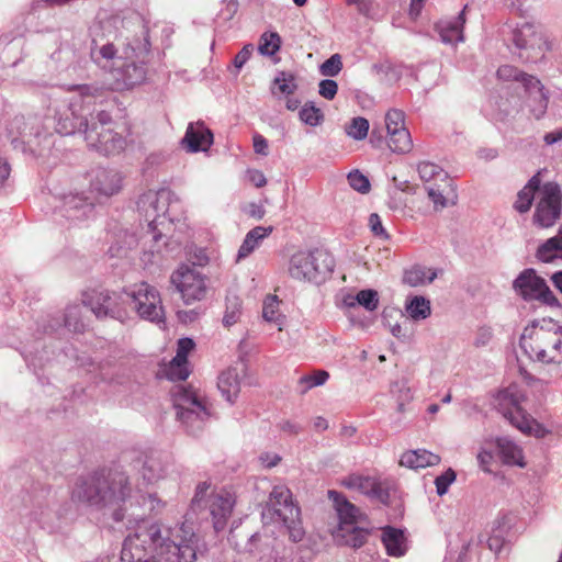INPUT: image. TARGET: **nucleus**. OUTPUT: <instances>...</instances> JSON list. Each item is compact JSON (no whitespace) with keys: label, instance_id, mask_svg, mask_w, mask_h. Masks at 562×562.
I'll return each instance as SVG.
<instances>
[{"label":"nucleus","instance_id":"obj_33","mask_svg":"<svg viewBox=\"0 0 562 562\" xmlns=\"http://www.w3.org/2000/svg\"><path fill=\"white\" fill-rule=\"evenodd\" d=\"M150 38H149V25L146 20H142V31L139 36H135L130 43L133 55L138 58L142 63H145L146 58L150 53Z\"/></svg>","mask_w":562,"mask_h":562},{"label":"nucleus","instance_id":"obj_17","mask_svg":"<svg viewBox=\"0 0 562 562\" xmlns=\"http://www.w3.org/2000/svg\"><path fill=\"white\" fill-rule=\"evenodd\" d=\"M83 133L88 145L104 155H111L124 148V138L111 127L99 128L97 124L92 123L90 126L86 125Z\"/></svg>","mask_w":562,"mask_h":562},{"label":"nucleus","instance_id":"obj_56","mask_svg":"<svg viewBox=\"0 0 562 562\" xmlns=\"http://www.w3.org/2000/svg\"><path fill=\"white\" fill-rule=\"evenodd\" d=\"M347 179H348L349 186L353 190H356L362 194H366L370 191L369 179L363 173H361L359 170L350 171L347 176Z\"/></svg>","mask_w":562,"mask_h":562},{"label":"nucleus","instance_id":"obj_29","mask_svg":"<svg viewBox=\"0 0 562 562\" xmlns=\"http://www.w3.org/2000/svg\"><path fill=\"white\" fill-rule=\"evenodd\" d=\"M440 457L425 449L411 450L402 454L400 464L409 469L437 465Z\"/></svg>","mask_w":562,"mask_h":562},{"label":"nucleus","instance_id":"obj_24","mask_svg":"<svg viewBox=\"0 0 562 562\" xmlns=\"http://www.w3.org/2000/svg\"><path fill=\"white\" fill-rule=\"evenodd\" d=\"M169 460L166 456L155 452L144 457L140 473L147 483H154L164 479L167 474Z\"/></svg>","mask_w":562,"mask_h":562},{"label":"nucleus","instance_id":"obj_12","mask_svg":"<svg viewBox=\"0 0 562 562\" xmlns=\"http://www.w3.org/2000/svg\"><path fill=\"white\" fill-rule=\"evenodd\" d=\"M561 191L555 182H547L538 190L533 224L547 228L554 225L561 214Z\"/></svg>","mask_w":562,"mask_h":562},{"label":"nucleus","instance_id":"obj_61","mask_svg":"<svg viewBox=\"0 0 562 562\" xmlns=\"http://www.w3.org/2000/svg\"><path fill=\"white\" fill-rule=\"evenodd\" d=\"M195 344L191 338H181L177 344V353L175 358L178 360H182V362H188V355L193 350Z\"/></svg>","mask_w":562,"mask_h":562},{"label":"nucleus","instance_id":"obj_58","mask_svg":"<svg viewBox=\"0 0 562 562\" xmlns=\"http://www.w3.org/2000/svg\"><path fill=\"white\" fill-rule=\"evenodd\" d=\"M169 195H170V192L167 191V190H160L156 193H153V192H149L147 194H145L143 198H142V201L145 203V202H148L155 212H157L158 214L161 212L162 214L166 213V210H164L162 207L159 206V203L162 201V202H166L168 199H169Z\"/></svg>","mask_w":562,"mask_h":562},{"label":"nucleus","instance_id":"obj_6","mask_svg":"<svg viewBox=\"0 0 562 562\" xmlns=\"http://www.w3.org/2000/svg\"><path fill=\"white\" fill-rule=\"evenodd\" d=\"M9 133L12 136V143H21L27 145L32 150H43L49 148L53 144V134L47 126L45 119L34 114L30 116L19 115L11 120L9 124Z\"/></svg>","mask_w":562,"mask_h":562},{"label":"nucleus","instance_id":"obj_47","mask_svg":"<svg viewBox=\"0 0 562 562\" xmlns=\"http://www.w3.org/2000/svg\"><path fill=\"white\" fill-rule=\"evenodd\" d=\"M281 37L278 33H263L260 37L258 49L260 54L266 56H272L280 49Z\"/></svg>","mask_w":562,"mask_h":562},{"label":"nucleus","instance_id":"obj_21","mask_svg":"<svg viewBox=\"0 0 562 562\" xmlns=\"http://www.w3.org/2000/svg\"><path fill=\"white\" fill-rule=\"evenodd\" d=\"M525 92L527 94V106L535 119H541L548 109L549 95L541 81L533 78H525Z\"/></svg>","mask_w":562,"mask_h":562},{"label":"nucleus","instance_id":"obj_5","mask_svg":"<svg viewBox=\"0 0 562 562\" xmlns=\"http://www.w3.org/2000/svg\"><path fill=\"white\" fill-rule=\"evenodd\" d=\"M339 483L345 488L358 492L384 506H389L397 493L395 480L380 475H366L353 472L341 477Z\"/></svg>","mask_w":562,"mask_h":562},{"label":"nucleus","instance_id":"obj_9","mask_svg":"<svg viewBox=\"0 0 562 562\" xmlns=\"http://www.w3.org/2000/svg\"><path fill=\"white\" fill-rule=\"evenodd\" d=\"M299 517L300 508L294 505L290 488L284 485L274 486L262 510L263 521L291 527L299 521Z\"/></svg>","mask_w":562,"mask_h":562},{"label":"nucleus","instance_id":"obj_62","mask_svg":"<svg viewBox=\"0 0 562 562\" xmlns=\"http://www.w3.org/2000/svg\"><path fill=\"white\" fill-rule=\"evenodd\" d=\"M369 226L374 236L387 239L389 234L384 229L381 218L376 213H372L369 216Z\"/></svg>","mask_w":562,"mask_h":562},{"label":"nucleus","instance_id":"obj_31","mask_svg":"<svg viewBox=\"0 0 562 562\" xmlns=\"http://www.w3.org/2000/svg\"><path fill=\"white\" fill-rule=\"evenodd\" d=\"M540 183V172H538L518 192L517 200L514 204L515 210L519 213H526L530 210L533 199H537L538 190L542 187Z\"/></svg>","mask_w":562,"mask_h":562},{"label":"nucleus","instance_id":"obj_42","mask_svg":"<svg viewBox=\"0 0 562 562\" xmlns=\"http://www.w3.org/2000/svg\"><path fill=\"white\" fill-rule=\"evenodd\" d=\"M27 503L30 505L29 515L35 520H42L48 510V501L44 493H35L33 495H26Z\"/></svg>","mask_w":562,"mask_h":562},{"label":"nucleus","instance_id":"obj_57","mask_svg":"<svg viewBox=\"0 0 562 562\" xmlns=\"http://www.w3.org/2000/svg\"><path fill=\"white\" fill-rule=\"evenodd\" d=\"M456 479L457 474L454 470H452L451 468H449L442 474L437 476L435 480L437 494L439 496L445 495L448 492L449 486L456 481Z\"/></svg>","mask_w":562,"mask_h":562},{"label":"nucleus","instance_id":"obj_14","mask_svg":"<svg viewBox=\"0 0 562 562\" xmlns=\"http://www.w3.org/2000/svg\"><path fill=\"white\" fill-rule=\"evenodd\" d=\"M512 517L507 514L498 516L490 535H477L474 539H470L468 543L462 547L458 562H464L469 552L474 548L482 547L484 543L494 553H498L505 544L506 537L512 528Z\"/></svg>","mask_w":562,"mask_h":562},{"label":"nucleus","instance_id":"obj_34","mask_svg":"<svg viewBox=\"0 0 562 562\" xmlns=\"http://www.w3.org/2000/svg\"><path fill=\"white\" fill-rule=\"evenodd\" d=\"M262 318L265 322L278 327L279 330L285 321V316L280 312V300L277 295H268L262 304Z\"/></svg>","mask_w":562,"mask_h":562},{"label":"nucleus","instance_id":"obj_13","mask_svg":"<svg viewBox=\"0 0 562 562\" xmlns=\"http://www.w3.org/2000/svg\"><path fill=\"white\" fill-rule=\"evenodd\" d=\"M171 283L181 293L186 304L203 300L207 292L205 276L189 266H182L175 271Z\"/></svg>","mask_w":562,"mask_h":562},{"label":"nucleus","instance_id":"obj_38","mask_svg":"<svg viewBox=\"0 0 562 562\" xmlns=\"http://www.w3.org/2000/svg\"><path fill=\"white\" fill-rule=\"evenodd\" d=\"M537 258L543 262H551L562 258V237L554 236L543 243L537 250Z\"/></svg>","mask_w":562,"mask_h":562},{"label":"nucleus","instance_id":"obj_52","mask_svg":"<svg viewBox=\"0 0 562 562\" xmlns=\"http://www.w3.org/2000/svg\"><path fill=\"white\" fill-rule=\"evenodd\" d=\"M497 77L502 80H515L525 87V78H533L535 76L526 74L514 66L504 65L497 69Z\"/></svg>","mask_w":562,"mask_h":562},{"label":"nucleus","instance_id":"obj_8","mask_svg":"<svg viewBox=\"0 0 562 562\" xmlns=\"http://www.w3.org/2000/svg\"><path fill=\"white\" fill-rule=\"evenodd\" d=\"M512 41L525 61L537 63L546 56L551 46L546 34L530 23H524L512 32Z\"/></svg>","mask_w":562,"mask_h":562},{"label":"nucleus","instance_id":"obj_63","mask_svg":"<svg viewBox=\"0 0 562 562\" xmlns=\"http://www.w3.org/2000/svg\"><path fill=\"white\" fill-rule=\"evenodd\" d=\"M251 52H252V46L250 44L245 45L241 48V50L238 52L237 55L235 56L234 66L237 69H240L246 64V61L249 59V57L251 56Z\"/></svg>","mask_w":562,"mask_h":562},{"label":"nucleus","instance_id":"obj_46","mask_svg":"<svg viewBox=\"0 0 562 562\" xmlns=\"http://www.w3.org/2000/svg\"><path fill=\"white\" fill-rule=\"evenodd\" d=\"M369 121L362 116H357L345 127L348 136L356 140H362L368 136Z\"/></svg>","mask_w":562,"mask_h":562},{"label":"nucleus","instance_id":"obj_22","mask_svg":"<svg viewBox=\"0 0 562 562\" xmlns=\"http://www.w3.org/2000/svg\"><path fill=\"white\" fill-rule=\"evenodd\" d=\"M189 151H206L213 144V133L202 121L190 123L182 139Z\"/></svg>","mask_w":562,"mask_h":562},{"label":"nucleus","instance_id":"obj_45","mask_svg":"<svg viewBox=\"0 0 562 562\" xmlns=\"http://www.w3.org/2000/svg\"><path fill=\"white\" fill-rule=\"evenodd\" d=\"M300 120L310 126H317L324 120L321 109L316 108L313 102L305 103L299 112Z\"/></svg>","mask_w":562,"mask_h":562},{"label":"nucleus","instance_id":"obj_32","mask_svg":"<svg viewBox=\"0 0 562 562\" xmlns=\"http://www.w3.org/2000/svg\"><path fill=\"white\" fill-rule=\"evenodd\" d=\"M382 542L389 555L401 557L406 552V541L402 530L385 528L382 532Z\"/></svg>","mask_w":562,"mask_h":562},{"label":"nucleus","instance_id":"obj_64","mask_svg":"<svg viewBox=\"0 0 562 562\" xmlns=\"http://www.w3.org/2000/svg\"><path fill=\"white\" fill-rule=\"evenodd\" d=\"M252 145L256 154H259L261 156L268 155V142L262 135L256 133L252 136Z\"/></svg>","mask_w":562,"mask_h":562},{"label":"nucleus","instance_id":"obj_19","mask_svg":"<svg viewBox=\"0 0 562 562\" xmlns=\"http://www.w3.org/2000/svg\"><path fill=\"white\" fill-rule=\"evenodd\" d=\"M235 497L228 491L222 490L213 493L209 499L210 513L213 518V526L216 531L225 528L228 518L233 513Z\"/></svg>","mask_w":562,"mask_h":562},{"label":"nucleus","instance_id":"obj_30","mask_svg":"<svg viewBox=\"0 0 562 562\" xmlns=\"http://www.w3.org/2000/svg\"><path fill=\"white\" fill-rule=\"evenodd\" d=\"M272 226H256L249 231L238 249L236 261L238 262L247 258L256 248L259 247L260 243L272 233Z\"/></svg>","mask_w":562,"mask_h":562},{"label":"nucleus","instance_id":"obj_44","mask_svg":"<svg viewBox=\"0 0 562 562\" xmlns=\"http://www.w3.org/2000/svg\"><path fill=\"white\" fill-rule=\"evenodd\" d=\"M241 315V301L238 296L232 295L226 297V310L223 317L225 326L229 327L236 324Z\"/></svg>","mask_w":562,"mask_h":562},{"label":"nucleus","instance_id":"obj_40","mask_svg":"<svg viewBox=\"0 0 562 562\" xmlns=\"http://www.w3.org/2000/svg\"><path fill=\"white\" fill-rule=\"evenodd\" d=\"M349 306H355L359 304L363 306L367 311L373 312L379 306V293L372 289H366L359 291L355 296L349 297L347 301Z\"/></svg>","mask_w":562,"mask_h":562},{"label":"nucleus","instance_id":"obj_10","mask_svg":"<svg viewBox=\"0 0 562 562\" xmlns=\"http://www.w3.org/2000/svg\"><path fill=\"white\" fill-rule=\"evenodd\" d=\"M516 293L525 301H539L551 307L561 306L546 280L532 268L521 271L513 282Z\"/></svg>","mask_w":562,"mask_h":562},{"label":"nucleus","instance_id":"obj_28","mask_svg":"<svg viewBox=\"0 0 562 562\" xmlns=\"http://www.w3.org/2000/svg\"><path fill=\"white\" fill-rule=\"evenodd\" d=\"M93 203L79 194H69L65 196L60 212L70 221L81 220L88 216L92 211Z\"/></svg>","mask_w":562,"mask_h":562},{"label":"nucleus","instance_id":"obj_50","mask_svg":"<svg viewBox=\"0 0 562 562\" xmlns=\"http://www.w3.org/2000/svg\"><path fill=\"white\" fill-rule=\"evenodd\" d=\"M165 374L171 381L186 380L190 374L188 362H182V360L177 361V358L173 357L167 366Z\"/></svg>","mask_w":562,"mask_h":562},{"label":"nucleus","instance_id":"obj_35","mask_svg":"<svg viewBox=\"0 0 562 562\" xmlns=\"http://www.w3.org/2000/svg\"><path fill=\"white\" fill-rule=\"evenodd\" d=\"M437 277L436 272L426 270L422 266H413L405 270L403 274V282L409 286H419L426 283H431Z\"/></svg>","mask_w":562,"mask_h":562},{"label":"nucleus","instance_id":"obj_1","mask_svg":"<svg viewBox=\"0 0 562 562\" xmlns=\"http://www.w3.org/2000/svg\"><path fill=\"white\" fill-rule=\"evenodd\" d=\"M198 537L183 525L142 521L121 551L122 562H195Z\"/></svg>","mask_w":562,"mask_h":562},{"label":"nucleus","instance_id":"obj_43","mask_svg":"<svg viewBox=\"0 0 562 562\" xmlns=\"http://www.w3.org/2000/svg\"><path fill=\"white\" fill-rule=\"evenodd\" d=\"M65 326L75 333H82L86 329L85 323L81 321L80 305H69L64 316Z\"/></svg>","mask_w":562,"mask_h":562},{"label":"nucleus","instance_id":"obj_26","mask_svg":"<svg viewBox=\"0 0 562 562\" xmlns=\"http://www.w3.org/2000/svg\"><path fill=\"white\" fill-rule=\"evenodd\" d=\"M217 387L227 402L235 403L241 389V380L237 369L228 368L223 371L218 375Z\"/></svg>","mask_w":562,"mask_h":562},{"label":"nucleus","instance_id":"obj_7","mask_svg":"<svg viewBox=\"0 0 562 562\" xmlns=\"http://www.w3.org/2000/svg\"><path fill=\"white\" fill-rule=\"evenodd\" d=\"M177 418L188 428H201L209 416L206 406L196 392L184 385H175L170 391Z\"/></svg>","mask_w":562,"mask_h":562},{"label":"nucleus","instance_id":"obj_36","mask_svg":"<svg viewBox=\"0 0 562 562\" xmlns=\"http://www.w3.org/2000/svg\"><path fill=\"white\" fill-rule=\"evenodd\" d=\"M407 315L414 321H423L430 316V301L424 296H414L405 304Z\"/></svg>","mask_w":562,"mask_h":562},{"label":"nucleus","instance_id":"obj_49","mask_svg":"<svg viewBox=\"0 0 562 562\" xmlns=\"http://www.w3.org/2000/svg\"><path fill=\"white\" fill-rule=\"evenodd\" d=\"M328 378L329 374L325 370H317L312 374L301 376L299 380L301 392L306 393L312 387L323 385L328 380Z\"/></svg>","mask_w":562,"mask_h":562},{"label":"nucleus","instance_id":"obj_16","mask_svg":"<svg viewBox=\"0 0 562 562\" xmlns=\"http://www.w3.org/2000/svg\"><path fill=\"white\" fill-rule=\"evenodd\" d=\"M125 303L126 296L123 297L121 294L109 291L95 292L88 301V305L97 318L111 317L119 321H123L127 316Z\"/></svg>","mask_w":562,"mask_h":562},{"label":"nucleus","instance_id":"obj_51","mask_svg":"<svg viewBox=\"0 0 562 562\" xmlns=\"http://www.w3.org/2000/svg\"><path fill=\"white\" fill-rule=\"evenodd\" d=\"M273 83L278 87L279 92L284 95H292L297 89L294 75L288 71L278 72Z\"/></svg>","mask_w":562,"mask_h":562},{"label":"nucleus","instance_id":"obj_59","mask_svg":"<svg viewBox=\"0 0 562 562\" xmlns=\"http://www.w3.org/2000/svg\"><path fill=\"white\" fill-rule=\"evenodd\" d=\"M417 170L420 179L426 182L435 179L443 172V170L438 165L429 161L420 162L417 167Z\"/></svg>","mask_w":562,"mask_h":562},{"label":"nucleus","instance_id":"obj_11","mask_svg":"<svg viewBox=\"0 0 562 562\" xmlns=\"http://www.w3.org/2000/svg\"><path fill=\"white\" fill-rule=\"evenodd\" d=\"M124 294L126 302L133 305V308L142 318L157 323L164 321L161 299L155 288L142 282L130 292H124Z\"/></svg>","mask_w":562,"mask_h":562},{"label":"nucleus","instance_id":"obj_55","mask_svg":"<svg viewBox=\"0 0 562 562\" xmlns=\"http://www.w3.org/2000/svg\"><path fill=\"white\" fill-rule=\"evenodd\" d=\"M385 125L387 133L396 132L397 130L405 128V114L397 109H391L385 114Z\"/></svg>","mask_w":562,"mask_h":562},{"label":"nucleus","instance_id":"obj_3","mask_svg":"<svg viewBox=\"0 0 562 562\" xmlns=\"http://www.w3.org/2000/svg\"><path fill=\"white\" fill-rule=\"evenodd\" d=\"M526 401L525 392L517 385L510 384L495 396L496 409L522 434L543 438L549 431L522 408Z\"/></svg>","mask_w":562,"mask_h":562},{"label":"nucleus","instance_id":"obj_53","mask_svg":"<svg viewBox=\"0 0 562 562\" xmlns=\"http://www.w3.org/2000/svg\"><path fill=\"white\" fill-rule=\"evenodd\" d=\"M391 393L396 397L398 402V411L402 412L404 404L413 398L411 389L404 381H396L391 385Z\"/></svg>","mask_w":562,"mask_h":562},{"label":"nucleus","instance_id":"obj_25","mask_svg":"<svg viewBox=\"0 0 562 562\" xmlns=\"http://www.w3.org/2000/svg\"><path fill=\"white\" fill-rule=\"evenodd\" d=\"M495 446L504 464L525 468L522 449L508 437H497Z\"/></svg>","mask_w":562,"mask_h":562},{"label":"nucleus","instance_id":"obj_27","mask_svg":"<svg viewBox=\"0 0 562 562\" xmlns=\"http://www.w3.org/2000/svg\"><path fill=\"white\" fill-rule=\"evenodd\" d=\"M146 79L144 63H128L117 70L115 80L121 88L131 89L140 85Z\"/></svg>","mask_w":562,"mask_h":562},{"label":"nucleus","instance_id":"obj_15","mask_svg":"<svg viewBox=\"0 0 562 562\" xmlns=\"http://www.w3.org/2000/svg\"><path fill=\"white\" fill-rule=\"evenodd\" d=\"M551 325H554L552 318L533 321L530 326L524 329L520 337V346L526 352L535 356L539 361L548 363L554 362L557 358L555 355L550 356L547 351L548 347H551V341L541 340L542 342H537L535 337L540 333L553 331Z\"/></svg>","mask_w":562,"mask_h":562},{"label":"nucleus","instance_id":"obj_37","mask_svg":"<svg viewBox=\"0 0 562 562\" xmlns=\"http://www.w3.org/2000/svg\"><path fill=\"white\" fill-rule=\"evenodd\" d=\"M87 124V120L76 115V113L71 111L70 116L66 115L65 117L59 116L57 119L56 131L63 135H70L77 132L83 133V128H86Z\"/></svg>","mask_w":562,"mask_h":562},{"label":"nucleus","instance_id":"obj_23","mask_svg":"<svg viewBox=\"0 0 562 562\" xmlns=\"http://www.w3.org/2000/svg\"><path fill=\"white\" fill-rule=\"evenodd\" d=\"M467 8L468 5H465L454 19L440 21L436 24V30L440 40L445 44H457L459 42H463V27L465 23Z\"/></svg>","mask_w":562,"mask_h":562},{"label":"nucleus","instance_id":"obj_4","mask_svg":"<svg viewBox=\"0 0 562 562\" xmlns=\"http://www.w3.org/2000/svg\"><path fill=\"white\" fill-rule=\"evenodd\" d=\"M334 258L325 250L299 251L289 262V274L300 281L324 282L333 272Z\"/></svg>","mask_w":562,"mask_h":562},{"label":"nucleus","instance_id":"obj_2","mask_svg":"<svg viewBox=\"0 0 562 562\" xmlns=\"http://www.w3.org/2000/svg\"><path fill=\"white\" fill-rule=\"evenodd\" d=\"M128 475L123 471L93 472L79 477L71 491V501L97 510L116 507L112 513L114 521L125 517L122 504L131 496Z\"/></svg>","mask_w":562,"mask_h":562},{"label":"nucleus","instance_id":"obj_18","mask_svg":"<svg viewBox=\"0 0 562 562\" xmlns=\"http://www.w3.org/2000/svg\"><path fill=\"white\" fill-rule=\"evenodd\" d=\"M90 177L89 193L95 201L108 199L122 189V176L115 170L98 168Z\"/></svg>","mask_w":562,"mask_h":562},{"label":"nucleus","instance_id":"obj_39","mask_svg":"<svg viewBox=\"0 0 562 562\" xmlns=\"http://www.w3.org/2000/svg\"><path fill=\"white\" fill-rule=\"evenodd\" d=\"M389 134V147L392 151L398 154L408 153L413 147V142L408 130L401 128L396 132H391Z\"/></svg>","mask_w":562,"mask_h":562},{"label":"nucleus","instance_id":"obj_60","mask_svg":"<svg viewBox=\"0 0 562 562\" xmlns=\"http://www.w3.org/2000/svg\"><path fill=\"white\" fill-rule=\"evenodd\" d=\"M338 91V85L333 79H324L318 83V93L326 100H333Z\"/></svg>","mask_w":562,"mask_h":562},{"label":"nucleus","instance_id":"obj_20","mask_svg":"<svg viewBox=\"0 0 562 562\" xmlns=\"http://www.w3.org/2000/svg\"><path fill=\"white\" fill-rule=\"evenodd\" d=\"M327 496L334 503V507L339 518L340 531H344L345 527L356 525L363 519L361 510L350 503L344 494L335 490H329L327 492Z\"/></svg>","mask_w":562,"mask_h":562},{"label":"nucleus","instance_id":"obj_48","mask_svg":"<svg viewBox=\"0 0 562 562\" xmlns=\"http://www.w3.org/2000/svg\"><path fill=\"white\" fill-rule=\"evenodd\" d=\"M341 536L345 539L346 544L352 548H360L367 541L368 532L362 528L355 527V525L345 527L341 531Z\"/></svg>","mask_w":562,"mask_h":562},{"label":"nucleus","instance_id":"obj_41","mask_svg":"<svg viewBox=\"0 0 562 562\" xmlns=\"http://www.w3.org/2000/svg\"><path fill=\"white\" fill-rule=\"evenodd\" d=\"M117 49L112 43L102 46L94 45L91 47L90 55L92 60L101 67H106L108 63L116 57Z\"/></svg>","mask_w":562,"mask_h":562},{"label":"nucleus","instance_id":"obj_54","mask_svg":"<svg viewBox=\"0 0 562 562\" xmlns=\"http://www.w3.org/2000/svg\"><path fill=\"white\" fill-rule=\"evenodd\" d=\"M342 69V60L339 54L331 55L319 66V72L324 77H335Z\"/></svg>","mask_w":562,"mask_h":562}]
</instances>
